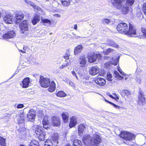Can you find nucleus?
<instances>
[{"instance_id": "1", "label": "nucleus", "mask_w": 146, "mask_h": 146, "mask_svg": "<svg viewBox=\"0 0 146 146\" xmlns=\"http://www.w3.org/2000/svg\"><path fill=\"white\" fill-rule=\"evenodd\" d=\"M83 141L86 145L99 146L101 139L99 135L94 134L92 137L89 135L84 136Z\"/></svg>"}, {"instance_id": "2", "label": "nucleus", "mask_w": 146, "mask_h": 146, "mask_svg": "<svg viewBox=\"0 0 146 146\" xmlns=\"http://www.w3.org/2000/svg\"><path fill=\"white\" fill-rule=\"evenodd\" d=\"M120 137L126 141H131L135 139V136L131 132L124 131L121 132Z\"/></svg>"}, {"instance_id": "3", "label": "nucleus", "mask_w": 146, "mask_h": 146, "mask_svg": "<svg viewBox=\"0 0 146 146\" xmlns=\"http://www.w3.org/2000/svg\"><path fill=\"white\" fill-rule=\"evenodd\" d=\"M50 78H45L42 75L40 76L39 82L41 87L44 88L48 87L50 85Z\"/></svg>"}, {"instance_id": "4", "label": "nucleus", "mask_w": 146, "mask_h": 146, "mask_svg": "<svg viewBox=\"0 0 146 146\" xmlns=\"http://www.w3.org/2000/svg\"><path fill=\"white\" fill-rule=\"evenodd\" d=\"M117 29L119 33H124L127 35V32L128 29L127 25L125 23H122L119 24L117 26Z\"/></svg>"}, {"instance_id": "5", "label": "nucleus", "mask_w": 146, "mask_h": 146, "mask_svg": "<svg viewBox=\"0 0 146 146\" xmlns=\"http://www.w3.org/2000/svg\"><path fill=\"white\" fill-rule=\"evenodd\" d=\"M24 17V14L21 11H19L15 13L14 18L15 23L17 24H19Z\"/></svg>"}, {"instance_id": "6", "label": "nucleus", "mask_w": 146, "mask_h": 146, "mask_svg": "<svg viewBox=\"0 0 146 146\" xmlns=\"http://www.w3.org/2000/svg\"><path fill=\"white\" fill-rule=\"evenodd\" d=\"M125 0H110L111 4L116 9H121Z\"/></svg>"}, {"instance_id": "7", "label": "nucleus", "mask_w": 146, "mask_h": 146, "mask_svg": "<svg viewBox=\"0 0 146 146\" xmlns=\"http://www.w3.org/2000/svg\"><path fill=\"white\" fill-rule=\"evenodd\" d=\"M19 27L21 33H24L25 31H28L29 30L27 20H24L20 24Z\"/></svg>"}, {"instance_id": "8", "label": "nucleus", "mask_w": 146, "mask_h": 146, "mask_svg": "<svg viewBox=\"0 0 146 146\" xmlns=\"http://www.w3.org/2000/svg\"><path fill=\"white\" fill-rule=\"evenodd\" d=\"M3 20L6 24H12L13 21V15L10 13L5 14L3 17Z\"/></svg>"}, {"instance_id": "9", "label": "nucleus", "mask_w": 146, "mask_h": 146, "mask_svg": "<svg viewBox=\"0 0 146 146\" xmlns=\"http://www.w3.org/2000/svg\"><path fill=\"white\" fill-rule=\"evenodd\" d=\"M36 115V111L33 109L30 110L27 115V120L31 121L34 120Z\"/></svg>"}, {"instance_id": "10", "label": "nucleus", "mask_w": 146, "mask_h": 146, "mask_svg": "<svg viewBox=\"0 0 146 146\" xmlns=\"http://www.w3.org/2000/svg\"><path fill=\"white\" fill-rule=\"evenodd\" d=\"M51 125L54 127H58L60 124V119L56 116L51 117Z\"/></svg>"}, {"instance_id": "11", "label": "nucleus", "mask_w": 146, "mask_h": 146, "mask_svg": "<svg viewBox=\"0 0 146 146\" xmlns=\"http://www.w3.org/2000/svg\"><path fill=\"white\" fill-rule=\"evenodd\" d=\"M136 29L135 27L131 24H129V29L127 32V35H137L136 34Z\"/></svg>"}, {"instance_id": "12", "label": "nucleus", "mask_w": 146, "mask_h": 146, "mask_svg": "<svg viewBox=\"0 0 146 146\" xmlns=\"http://www.w3.org/2000/svg\"><path fill=\"white\" fill-rule=\"evenodd\" d=\"M30 83V78L29 77H27L23 80L21 83L20 84V85L22 88H26L29 86Z\"/></svg>"}, {"instance_id": "13", "label": "nucleus", "mask_w": 146, "mask_h": 146, "mask_svg": "<svg viewBox=\"0 0 146 146\" xmlns=\"http://www.w3.org/2000/svg\"><path fill=\"white\" fill-rule=\"evenodd\" d=\"M15 35V32L13 31H11L4 34L3 35L2 37L5 39H9L13 38Z\"/></svg>"}, {"instance_id": "14", "label": "nucleus", "mask_w": 146, "mask_h": 146, "mask_svg": "<svg viewBox=\"0 0 146 146\" xmlns=\"http://www.w3.org/2000/svg\"><path fill=\"white\" fill-rule=\"evenodd\" d=\"M138 102L140 105H143L145 103V100L142 92H140L139 95L138 96Z\"/></svg>"}, {"instance_id": "15", "label": "nucleus", "mask_w": 146, "mask_h": 146, "mask_svg": "<svg viewBox=\"0 0 146 146\" xmlns=\"http://www.w3.org/2000/svg\"><path fill=\"white\" fill-rule=\"evenodd\" d=\"M100 72L99 68L97 66H93L91 67L89 70V73L92 75H95Z\"/></svg>"}, {"instance_id": "16", "label": "nucleus", "mask_w": 146, "mask_h": 146, "mask_svg": "<svg viewBox=\"0 0 146 146\" xmlns=\"http://www.w3.org/2000/svg\"><path fill=\"white\" fill-rule=\"evenodd\" d=\"M43 127L46 129L49 128V122L48 118L46 116H44L42 121Z\"/></svg>"}, {"instance_id": "17", "label": "nucleus", "mask_w": 146, "mask_h": 146, "mask_svg": "<svg viewBox=\"0 0 146 146\" xmlns=\"http://www.w3.org/2000/svg\"><path fill=\"white\" fill-rule=\"evenodd\" d=\"M96 56L94 52L89 53L88 55V61L90 62H93L96 61Z\"/></svg>"}, {"instance_id": "18", "label": "nucleus", "mask_w": 146, "mask_h": 146, "mask_svg": "<svg viewBox=\"0 0 146 146\" xmlns=\"http://www.w3.org/2000/svg\"><path fill=\"white\" fill-rule=\"evenodd\" d=\"M77 124V119L75 116H73L70 118L69 126L70 128L74 127Z\"/></svg>"}, {"instance_id": "19", "label": "nucleus", "mask_w": 146, "mask_h": 146, "mask_svg": "<svg viewBox=\"0 0 146 146\" xmlns=\"http://www.w3.org/2000/svg\"><path fill=\"white\" fill-rule=\"evenodd\" d=\"M94 82L100 86L104 85L106 83L105 80L103 78H98L94 80Z\"/></svg>"}, {"instance_id": "20", "label": "nucleus", "mask_w": 146, "mask_h": 146, "mask_svg": "<svg viewBox=\"0 0 146 146\" xmlns=\"http://www.w3.org/2000/svg\"><path fill=\"white\" fill-rule=\"evenodd\" d=\"M48 89V90L50 92H54L56 89V84L54 80H52L50 83V85Z\"/></svg>"}, {"instance_id": "21", "label": "nucleus", "mask_w": 146, "mask_h": 146, "mask_svg": "<svg viewBox=\"0 0 146 146\" xmlns=\"http://www.w3.org/2000/svg\"><path fill=\"white\" fill-rule=\"evenodd\" d=\"M40 17L39 15L36 14L33 17L31 20V22L33 25H36L40 21Z\"/></svg>"}, {"instance_id": "22", "label": "nucleus", "mask_w": 146, "mask_h": 146, "mask_svg": "<svg viewBox=\"0 0 146 146\" xmlns=\"http://www.w3.org/2000/svg\"><path fill=\"white\" fill-rule=\"evenodd\" d=\"M89 79V78L87 76H85L83 78H81V82L83 83V84L87 85L89 86L91 85V82L88 81H86L88 80Z\"/></svg>"}, {"instance_id": "23", "label": "nucleus", "mask_w": 146, "mask_h": 146, "mask_svg": "<svg viewBox=\"0 0 146 146\" xmlns=\"http://www.w3.org/2000/svg\"><path fill=\"white\" fill-rule=\"evenodd\" d=\"M42 127L39 125H37L34 129L35 133L36 135H40V134L44 132L42 130Z\"/></svg>"}, {"instance_id": "24", "label": "nucleus", "mask_w": 146, "mask_h": 146, "mask_svg": "<svg viewBox=\"0 0 146 146\" xmlns=\"http://www.w3.org/2000/svg\"><path fill=\"white\" fill-rule=\"evenodd\" d=\"M107 44L109 46L116 48H118L119 46L117 43L111 40H107Z\"/></svg>"}, {"instance_id": "25", "label": "nucleus", "mask_w": 146, "mask_h": 146, "mask_svg": "<svg viewBox=\"0 0 146 146\" xmlns=\"http://www.w3.org/2000/svg\"><path fill=\"white\" fill-rule=\"evenodd\" d=\"M83 49L82 46L81 45H79L76 47L74 50V54L77 55L80 53Z\"/></svg>"}, {"instance_id": "26", "label": "nucleus", "mask_w": 146, "mask_h": 146, "mask_svg": "<svg viewBox=\"0 0 146 146\" xmlns=\"http://www.w3.org/2000/svg\"><path fill=\"white\" fill-rule=\"evenodd\" d=\"M84 126L82 124H80L78 126V131L80 136H82L83 135V131L84 130Z\"/></svg>"}, {"instance_id": "27", "label": "nucleus", "mask_w": 146, "mask_h": 146, "mask_svg": "<svg viewBox=\"0 0 146 146\" xmlns=\"http://www.w3.org/2000/svg\"><path fill=\"white\" fill-rule=\"evenodd\" d=\"M79 62L81 64V66H83L86 64V59L84 56H81L79 59Z\"/></svg>"}, {"instance_id": "28", "label": "nucleus", "mask_w": 146, "mask_h": 146, "mask_svg": "<svg viewBox=\"0 0 146 146\" xmlns=\"http://www.w3.org/2000/svg\"><path fill=\"white\" fill-rule=\"evenodd\" d=\"M124 3V2L123 3V6L121 8V9L122 8V11L124 12V13H128V12L129 11L130 7L129 6H128L126 4V5L125 6H123V5ZM131 8V7L130 8Z\"/></svg>"}, {"instance_id": "29", "label": "nucleus", "mask_w": 146, "mask_h": 146, "mask_svg": "<svg viewBox=\"0 0 146 146\" xmlns=\"http://www.w3.org/2000/svg\"><path fill=\"white\" fill-rule=\"evenodd\" d=\"M115 50L111 48H108L106 50H104V53L105 54L108 55V54H111V53L114 52Z\"/></svg>"}, {"instance_id": "30", "label": "nucleus", "mask_w": 146, "mask_h": 146, "mask_svg": "<svg viewBox=\"0 0 146 146\" xmlns=\"http://www.w3.org/2000/svg\"><path fill=\"white\" fill-rule=\"evenodd\" d=\"M37 136H38V139L40 141H43L45 139L46 135L45 133L44 132L40 134V135H37Z\"/></svg>"}, {"instance_id": "31", "label": "nucleus", "mask_w": 146, "mask_h": 146, "mask_svg": "<svg viewBox=\"0 0 146 146\" xmlns=\"http://www.w3.org/2000/svg\"><path fill=\"white\" fill-rule=\"evenodd\" d=\"M29 146H40L38 141L35 140L31 141L29 145Z\"/></svg>"}, {"instance_id": "32", "label": "nucleus", "mask_w": 146, "mask_h": 146, "mask_svg": "<svg viewBox=\"0 0 146 146\" xmlns=\"http://www.w3.org/2000/svg\"><path fill=\"white\" fill-rule=\"evenodd\" d=\"M0 145L1 146H6L5 139L1 136H0Z\"/></svg>"}, {"instance_id": "33", "label": "nucleus", "mask_w": 146, "mask_h": 146, "mask_svg": "<svg viewBox=\"0 0 146 146\" xmlns=\"http://www.w3.org/2000/svg\"><path fill=\"white\" fill-rule=\"evenodd\" d=\"M114 76L119 80H122L123 77L119 75L118 72L115 71L114 73Z\"/></svg>"}, {"instance_id": "34", "label": "nucleus", "mask_w": 146, "mask_h": 146, "mask_svg": "<svg viewBox=\"0 0 146 146\" xmlns=\"http://www.w3.org/2000/svg\"><path fill=\"white\" fill-rule=\"evenodd\" d=\"M73 146H82L81 141L79 140H74L73 142Z\"/></svg>"}, {"instance_id": "35", "label": "nucleus", "mask_w": 146, "mask_h": 146, "mask_svg": "<svg viewBox=\"0 0 146 146\" xmlns=\"http://www.w3.org/2000/svg\"><path fill=\"white\" fill-rule=\"evenodd\" d=\"M135 1V0H127L126 4L127 5L129 6L130 8L132 7L133 4Z\"/></svg>"}, {"instance_id": "36", "label": "nucleus", "mask_w": 146, "mask_h": 146, "mask_svg": "<svg viewBox=\"0 0 146 146\" xmlns=\"http://www.w3.org/2000/svg\"><path fill=\"white\" fill-rule=\"evenodd\" d=\"M122 95L124 94V95L128 96L130 95L131 94L130 92L127 89H125L123 90L121 92Z\"/></svg>"}, {"instance_id": "37", "label": "nucleus", "mask_w": 146, "mask_h": 146, "mask_svg": "<svg viewBox=\"0 0 146 146\" xmlns=\"http://www.w3.org/2000/svg\"><path fill=\"white\" fill-rule=\"evenodd\" d=\"M41 22L43 23L44 24L45 23H48L49 24H51L52 23L51 21L49 19H41Z\"/></svg>"}, {"instance_id": "38", "label": "nucleus", "mask_w": 146, "mask_h": 146, "mask_svg": "<svg viewBox=\"0 0 146 146\" xmlns=\"http://www.w3.org/2000/svg\"><path fill=\"white\" fill-rule=\"evenodd\" d=\"M57 96L59 97H64V92L63 91H59L56 94Z\"/></svg>"}, {"instance_id": "39", "label": "nucleus", "mask_w": 146, "mask_h": 146, "mask_svg": "<svg viewBox=\"0 0 146 146\" xmlns=\"http://www.w3.org/2000/svg\"><path fill=\"white\" fill-rule=\"evenodd\" d=\"M65 82L68 84L69 85L73 87H75V85L69 79H66Z\"/></svg>"}, {"instance_id": "40", "label": "nucleus", "mask_w": 146, "mask_h": 146, "mask_svg": "<svg viewBox=\"0 0 146 146\" xmlns=\"http://www.w3.org/2000/svg\"><path fill=\"white\" fill-rule=\"evenodd\" d=\"M107 79L110 81H111L113 80L112 76L110 73L108 72L107 74Z\"/></svg>"}, {"instance_id": "41", "label": "nucleus", "mask_w": 146, "mask_h": 146, "mask_svg": "<svg viewBox=\"0 0 146 146\" xmlns=\"http://www.w3.org/2000/svg\"><path fill=\"white\" fill-rule=\"evenodd\" d=\"M118 62V60L116 58L115 60H114V61L112 62V61H110V62L108 63V66H107V67H108L110 64H113L114 65H116L117 64V62Z\"/></svg>"}, {"instance_id": "42", "label": "nucleus", "mask_w": 146, "mask_h": 146, "mask_svg": "<svg viewBox=\"0 0 146 146\" xmlns=\"http://www.w3.org/2000/svg\"><path fill=\"white\" fill-rule=\"evenodd\" d=\"M64 123L67 122L69 118V113L68 112L64 113Z\"/></svg>"}, {"instance_id": "43", "label": "nucleus", "mask_w": 146, "mask_h": 146, "mask_svg": "<svg viewBox=\"0 0 146 146\" xmlns=\"http://www.w3.org/2000/svg\"><path fill=\"white\" fill-rule=\"evenodd\" d=\"M70 49H69L68 50H67L66 53L65 55V56H64V58L66 59V60H67L68 59L69 56L70 55Z\"/></svg>"}, {"instance_id": "44", "label": "nucleus", "mask_w": 146, "mask_h": 146, "mask_svg": "<svg viewBox=\"0 0 146 146\" xmlns=\"http://www.w3.org/2000/svg\"><path fill=\"white\" fill-rule=\"evenodd\" d=\"M141 76L139 75H137L135 78L136 80L139 83H140L141 82Z\"/></svg>"}, {"instance_id": "45", "label": "nucleus", "mask_w": 146, "mask_h": 146, "mask_svg": "<svg viewBox=\"0 0 146 146\" xmlns=\"http://www.w3.org/2000/svg\"><path fill=\"white\" fill-rule=\"evenodd\" d=\"M25 118V116L24 112H23L20 114L19 118L20 120H24Z\"/></svg>"}, {"instance_id": "46", "label": "nucleus", "mask_w": 146, "mask_h": 146, "mask_svg": "<svg viewBox=\"0 0 146 146\" xmlns=\"http://www.w3.org/2000/svg\"><path fill=\"white\" fill-rule=\"evenodd\" d=\"M102 22L104 24H108L110 22V20L108 19H105L102 20Z\"/></svg>"}, {"instance_id": "47", "label": "nucleus", "mask_w": 146, "mask_h": 146, "mask_svg": "<svg viewBox=\"0 0 146 146\" xmlns=\"http://www.w3.org/2000/svg\"><path fill=\"white\" fill-rule=\"evenodd\" d=\"M141 31L142 32L143 34V37L144 38L146 37V29L144 28H141Z\"/></svg>"}, {"instance_id": "48", "label": "nucleus", "mask_w": 146, "mask_h": 146, "mask_svg": "<svg viewBox=\"0 0 146 146\" xmlns=\"http://www.w3.org/2000/svg\"><path fill=\"white\" fill-rule=\"evenodd\" d=\"M64 6H68L69 5L70 3V0H64Z\"/></svg>"}, {"instance_id": "49", "label": "nucleus", "mask_w": 146, "mask_h": 146, "mask_svg": "<svg viewBox=\"0 0 146 146\" xmlns=\"http://www.w3.org/2000/svg\"><path fill=\"white\" fill-rule=\"evenodd\" d=\"M95 55L96 56V60H97V59H101L102 56L100 54H95Z\"/></svg>"}, {"instance_id": "50", "label": "nucleus", "mask_w": 146, "mask_h": 146, "mask_svg": "<svg viewBox=\"0 0 146 146\" xmlns=\"http://www.w3.org/2000/svg\"><path fill=\"white\" fill-rule=\"evenodd\" d=\"M118 70L119 72L123 76H125L126 75V74H125V73H124L123 72L122 70L120 69V68H118Z\"/></svg>"}, {"instance_id": "51", "label": "nucleus", "mask_w": 146, "mask_h": 146, "mask_svg": "<svg viewBox=\"0 0 146 146\" xmlns=\"http://www.w3.org/2000/svg\"><path fill=\"white\" fill-rule=\"evenodd\" d=\"M24 106L23 104H19L18 105L17 108H22L24 107Z\"/></svg>"}, {"instance_id": "52", "label": "nucleus", "mask_w": 146, "mask_h": 146, "mask_svg": "<svg viewBox=\"0 0 146 146\" xmlns=\"http://www.w3.org/2000/svg\"><path fill=\"white\" fill-rule=\"evenodd\" d=\"M70 63V61L69 60L64 61V65L65 64L66 66H68Z\"/></svg>"}, {"instance_id": "53", "label": "nucleus", "mask_w": 146, "mask_h": 146, "mask_svg": "<svg viewBox=\"0 0 146 146\" xmlns=\"http://www.w3.org/2000/svg\"><path fill=\"white\" fill-rule=\"evenodd\" d=\"M110 104H111V105H112L113 106L116 108H119V107L117 105H115V104H114V103H113L112 102H111V103H110Z\"/></svg>"}, {"instance_id": "54", "label": "nucleus", "mask_w": 146, "mask_h": 146, "mask_svg": "<svg viewBox=\"0 0 146 146\" xmlns=\"http://www.w3.org/2000/svg\"><path fill=\"white\" fill-rule=\"evenodd\" d=\"M143 10H145V9H146V3L143 4Z\"/></svg>"}, {"instance_id": "55", "label": "nucleus", "mask_w": 146, "mask_h": 146, "mask_svg": "<svg viewBox=\"0 0 146 146\" xmlns=\"http://www.w3.org/2000/svg\"><path fill=\"white\" fill-rule=\"evenodd\" d=\"M114 95L115 96V97L113 99H116V100H118L119 99V97L116 95V94H114Z\"/></svg>"}, {"instance_id": "56", "label": "nucleus", "mask_w": 146, "mask_h": 146, "mask_svg": "<svg viewBox=\"0 0 146 146\" xmlns=\"http://www.w3.org/2000/svg\"><path fill=\"white\" fill-rule=\"evenodd\" d=\"M72 74L73 75L75 76H76V79H78V77L76 76V73H75V72L74 71H73L72 72Z\"/></svg>"}, {"instance_id": "57", "label": "nucleus", "mask_w": 146, "mask_h": 146, "mask_svg": "<svg viewBox=\"0 0 146 146\" xmlns=\"http://www.w3.org/2000/svg\"><path fill=\"white\" fill-rule=\"evenodd\" d=\"M104 100H105V101L106 102L110 104V103H111V102H110V101H108V100H106V99H105V98H104Z\"/></svg>"}, {"instance_id": "58", "label": "nucleus", "mask_w": 146, "mask_h": 146, "mask_svg": "<svg viewBox=\"0 0 146 146\" xmlns=\"http://www.w3.org/2000/svg\"><path fill=\"white\" fill-rule=\"evenodd\" d=\"M19 51L20 52H22L23 53H25V52L23 50H19Z\"/></svg>"}, {"instance_id": "59", "label": "nucleus", "mask_w": 146, "mask_h": 146, "mask_svg": "<svg viewBox=\"0 0 146 146\" xmlns=\"http://www.w3.org/2000/svg\"><path fill=\"white\" fill-rule=\"evenodd\" d=\"M108 96H109L111 98H114L113 97V96L111 95L110 93L108 94Z\"/></svg>"}, {"instance_id": "60", "label": "nucleus", "mask_w": 146, "mask_h": 146, "mask_svg": "<svg viewBox=\"0 0 146 146\" xmlns=\"http://www.w3.org/2000/svg\"><path fill=\"white\" fill-rule=\"evenodd\" d=\"M77 25H74V29H75L76 30L77 29Z\"/></svg>"}, {"instance_id": "61", "label": "nucleus", "mask_w": 146, "mask_h": 146, "mask_svg": "<svg viewBox=\"0 0 146 146\" xmlns=\"http://www.w3.org/2000/svg\"><path fill=\"white\" fill-rule=\"evenodd\" d=\"M143 11L145 15H146V9H145V10H143Z\"/></svg>"}, {"instance_id": "62", "label": "nucleus", "mask_w": 146, "mask_h": 146, "mask_svg": "<svg viewBox=\"0 0 146 146\" xmlns=\"http://www.w3.org/2000/svg\"><path fill=\"white\" fill-rule=\"evenodd\" d=\"M76 37V38L77 39H78L79 38H82V37L80 36H75Z\"/></svg>"}, {"instance_id": "63", "label": "nucleus", "mask_w": 146, "mask_h": 146, "mask_svg": "<svg viewBox=\"0 0 146 146\" xmlns=\"http://www.w3.org/2000/svg\"><path fill=\"white\" fill-rule=\"evenodd\" d=\"M64 66L63 65H62L61 66H60V69H62L63 68Z\"/></svg>"}, {"instance_id": "64", "label": "nucleus", "mask_w": 146, "mask_h": 146, "mask_svg": "<svg viewBox=\"0 0 146 146\" xmlns=\"http://www.w3.org/2000/svg\"><path fill=\"white\" fill-rule=\"evenodd\" d=\"M60 2H61V3L62 4H63V3H64V0H60Z\"/></svg>"}]
</instances>
